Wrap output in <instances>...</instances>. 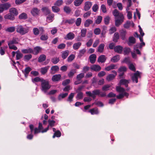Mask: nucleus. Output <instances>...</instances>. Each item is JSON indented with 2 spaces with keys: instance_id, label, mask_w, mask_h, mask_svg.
<instances>
[{
  "instance_id": "nucleus-14",
  "label": "nucleus",
  "mask_w": 155,
  "mask_h": 155,
  "mask_svg": "<svg viewBox=\"0 0 155 155\" xmlns=\"http://www.w3.org/2000/svg\"><path fill=\"white\" fill-rule=\"evenodd\" d=\"M75 37L74 34L72 32H69L68 33L64 39L66 40H72Z\"/></svg>"
},
{
  "instance_id": "nucleus-53",
  "label": "nucleus",
  "mask_w": 155,
  "mask_h": 155,
  "mask_svg": "<svg viewBox=\"0 0 155 155\" xmlns=\"http://www.w3.org/2000/svg\"><path fill=\"white\" fill-rule=\"evenodd\" d=\"M64 11L67 14H69L71 12V8L68 6H65L64 8Z\"/></svg>"
},
{
  "instance_id": "nucleus-22",
  "label": "nucleus",
  "mask_w": 155,
  "mask_h": 155,
  "mask_svg": "<svg viewBox=\"0 0 155 155\" xmlns=\"http://www.w3.org/2000/svg\"><path fill=\"white\" fill-rule=\"evenodd\" d=\"M14 15H12V14L10 13L5 15L4 17L5 19H9L12 20H13L15 19Z\"/></svg>"
},
{
  "instance_id": "nucleus-41",
  "label": "nucleus",
  "mask_w": 155,
  "mask_h": 155,
  "mask_svg": "<svg viewBox=\"0 0 155 155\" xmlns=\"http://www.w3.org/2000/svg\"><path fill=\"white\" fill-rule=\"evenodd\" d=\"M75 22V20L74 18H71V19H67L64 21L65 23H68L69 24H73Z\"/></svg>"
},
{
  "instance_id": "nucleus-47",
  "label": "nucleus",
  "mask_w": 155,
  "mask_h": 155,
  "mask_svg": "<svg viewBox=\"0 0 155 155\" xmlns=\"http://www.w3.org/2000/svg\"><path fill=\"white\" fill-rule=\"evenodd\" d=\"M15 28L14 26L10 27L7 28L6 31L9 32H13L15 30Z\"/></svg>"
},
{
  "instance_id": "nucleus-45",
  "label": "nucleus",
  "mask_w": 155,
  "mask_h": 155,
  "mask_svg": "<svg viewBox=\"0 0 155 155\" xmlns=\"http://www.w3.org/2000/svg\"><path fill=\"white\" fill-rule=\"evenodd\" d=\"M115 66L114 64H111L110 65L107 66L105 68V70L107 71H109L112 69H116Z\"/></svg>"
},
{
  "instance_id": "nucleus-4",
  "label": "nucleus",
  "mask_w": 155,
  "mask_h": 155,
  "mask_svg": "<svg viewBox=\"0 0 155 155\" xmlns=\"http://www.w3.org/2000/svg\"><path fill=\"white\" fill-rule=\"evenodd\" d=\"M29 28H24L22 25H18L16 28V31L21 35H24L29 31Z\"/></svg>"
},
{
  "instance_id": "nucleus-43",
  "label": "nucleus",
  "mask_w": 155,
  "mask_h": 155,
  "mask_svg": "<svg viewBox=\"0 0 155 155\" xmlns=\"http://www.w3.org/2000/svg\"><path fill=\"white\" fill-rule=\"evenodd\" d=\"M44 79H43L42 78H40L38 77H36L34 79H32V81L33 83H35V82H41V83L42 82V80H43Z\"/></svg>"
},
{
  "instance_id": "nucleus-58",
  "label": "nucleus",
  "mask_w": 155,
  "mask_h": 155,
  "mask_svg": "<svg viewBox=\"0 0 155 155\" xmlns=\"http://www.w3.org/2000/svg\"><path fill=\"white\" fill-rule=\"evenodd\" d=\"M33 31L34 35H38L39 33V29L36 28H33Z\"/></svg>"
},
{
  "instance_id": "nucleus-57",
  "label": "nucleus",
  "mask_w": 155,
  "mask_h": 155,
  "mask_svg": "<svg viewBox=\"0 0 155 155\" xmlns=\"http://www.w3.org/2000/svg\"><path fill=\"white\" fill-rule=\"evenodd\" d=\"M52 62L54 64H57L59 61V59L58 57L54 58L51 59Z\"/></svg>"
},
{
  "instance_id": "nucleus-10",
  "label": "nucleus",
  "mask_w": 155,
  "mask_h": 155,
  "mask_svg": "<svg viewBox=\"0 0 155 155\" xmlns=\"http://www.w3.org/2000/svg\"><path fill=\"white\" fill-rule=\"evenodd\" d=\"M143 37H139V39L141 42L140 43L137 44L135 46L137 47V48H141L143 47L145 45V43L143 41Z\"/></svg>"
},
{
  "instance_id": "nucleus-5",
  "label": "nucleus",
  "mask_w": 155,
  "mask_h": 155,
  "mask_svg": "<svg viewBox=\"0 0 155 155\" xmlns=\"http://www.w3.org/2000/svg\"><path fill=\"white\" fill-rule=\"evenodd\" d=\"M29 128L30 129L31 133H32L34 130V133L35 134H36L40 132H41L42 133L45 132L48 130V127L45 128L42 131L40 130L37 127H35V129H34V126L32 124H30L29 125Z\"/></svg>"
},
{
  "instance_id": "nucleus-61",
  "label": "nucleus",
  "mask_w": 155,
  "mask_h": 155,
  "mask_svg": "<svg viewBox=\"0 0 155 155\" xmlns=\"http://www.w3.org/2000/svg\"><path fill=\"white\" fill-rule=\"evenodd\" d=\"M63 3V1L62 0H58L56 1L54 3V5L55 6H60Z\"/></svg>"
},
{
  "instance_id": "nucleus-64",
  "label": "nucleus",
  "mask_w": 155,
  "mask_h": 155,
  "mask_svg": "<svg viewBox=\"0 0 155 155\" xmlns=\"http://www.w3.org/2000/svg\"><path fill=\"white\" fill-rule=\"evenodd\" d=\"M75 58L74 55L72 54L70 55L68 58L67 61L68 62H70L71 61Z\"/></svg>"
},
{
  "instance_id": "nucleus-25",
  "label": "nucleus",
  "mask_w": 155,
  "mask_h": 155,
  "mask_svg": "<svg viewBox=\"0 0 155 155\" xmlns=\"http://www.w3.org/2000/svg\"><path fill=\"white\" fill-rule=\"evenodd\" d=\"M126 34V31L125 30H122L120 31V36L122 40H124L125 39Z\"/></svg>"
},
{
  "instance_id": "nucleus-39",
  "label": "nucleus",
  "mask_w": 155,
  "mask_h": 155,
  "mask_svg": "<svg viewBox=\"0 0 155 155\" xmlns=\"http://www.w3.org/2000/svg\"><path fill=\"white\" fill-rule=\"evenodd\" d=\"M136 40L135 38L133 37H130L129 38V45H131V43L134 44L135 43Z\"/></svg>"
},
{
  "instance_id": "nucleus-28",
  "label": "nucleus",
  "mask_w": 155,
  "mask_h": 155,
  "mask_svg": "<svg viewBox=\"0 0 155 155\" xmlns=\"http://www.w3.org/2000/svg\"><path fill=\"white\" fill-rule=\"evenodd\" d=\"M104 44H101L98 47L97 51L100 53H102L104 51Z\"/></svg>"
},
{
  "instance_id": "nucleus-56",
  "label": "nucleus",
  "mask_w": 155,
  "mask_h": 155,
  "mask_svg": "<svg viewBox=\"0 0 155 155\" xmlns=\"http://www.w3.org/2000/svg\"><path fill=\"white\" fill-rule=\"evenodd\" d=\"M61 134L59 130H58L54 133V135L53 136V138H54L55 137H59L61 136Z\"/></svg>"
},
{
  "instance_id": "nucleus-46",
  "label": "nucleus",
  "mask_w": 155,
  "mask_h": 155,
  "mask_svg": "<svg viewBox=\"0 0 155 155\" xmlns=\"http://www.w3.org/2000/svg\"><path fill=\"white\" fill-rule=\"evenodd\" d=\"M16 59L18 60L21 58L23 56L22 54L19 51H18L16 52Z\"/></svg>"
},
{
  "instance_id": "nucleus-17",
  "label": "nucleus",
  "mask_w": 155,
  "mask_h": 155,
  "mask_svg": "<svg viewBox=\"0 0 155 155\" xmlns=\"http://www.w3.org/2000/svg\"><path fill=\"white\" fill-rule=\"evenodd\" d=\"M129 82V80H127L124 79H121L119 82L120 85H124L126 87H128V84Z\"/></svg>"
},
{
  "instance_id": "nucleus-19",
  "label": "nucleus",
  "mask_w": 155,
  "mask_h": 155,
  "mask_svg": "<svg viewBox=\"0 0 155 155\" xmlns=\"http://www.w3.org/2000/svg\"><path fill=\"white\" fill-rule=\"evenodd\" d=\"M31 68H30L28 67L26 68L24 71H22L25 78H27V77L29 73L31 71Z\"/></svg>"
},
{
  "instance_id": "nucleus-52",
  "label": "nucleus",
  "mask_w": 155,
  "mask_h": 155,
  "mask_svg": "<svg viewBox=\"0 0 155 155\" xmlns=\"http://www.w3.org/2000/svg\"><path fill=\"white\" fill-rule=\"evenodd\" d=\"M102 19V17L101 16H99L97 17V18L95 20V23L96 24H98L101 23Z\"/></svg>"
},
{
  "instance_id": "nucleus-15",
  "label": "nucleus",
  "mask_w": 155,
  "mask_h": 155,
  "mask_svg": "<svg viewBox=\"0 0 155 155\" xmlns=\"http://www.w3.org/2000/svg\"><path fill=\"white\" fill-rule=\"evenodd\" d=\"M40 10L38 8H34L31 11V13L34 16L38 15L39 13Z\"/></svg>"
},
{
  "instance_id": "nucleus-35",
  "label": "nucleus",
  "mask_w": 155,
  "mask_h": 155,
  "mask_svg": "<svg viewBox=\"0 0 155 155\" xmlns=\"http://www.w3.org/2000/svg\"><path fill=\"white\" fill-rule=\"evenodd\" d=\"M46 56L45 55L43 54L40 55L38 58V61L41 62L44 61L46 59Z\"/></svg>"
},
{
  "instance_id": "nucleus-20",
  "label": "nucleus",
  "mask_w": 155,
  "mask_h": 155,
  "mask_svg": "<svg viewBox=\"0 0 155 155\" xmlns=\"http://www.w3.org/2000/svg\"><path fill=\"white\" fill-rule=\"evenodd\" d=\"M123 47L117 45L115 47L114 49L115 52L119 53H121L123 50Z\"/></svg>"
},
{
  "instance_id": "nucleus-12",
  "label": "nucleus",
  "mask_w": 155,
  "mask_h": 155,
  "mask_svg": "<svg viewBox=\"0 0 155 155\" xmlns=\"http://www.w3.org/2000/svg\"><path fill=\"white\" fill-rule=\"evenodd\" d=\"M92 5V3L90 2L87 1L85 2L84 7V10L85 11L88 10Z\"/></svg>"
},
{
  "instance_id": "nucleus-44",
  "label": "nucleus",
  "mask_w": 155,
  "mask_h": 155,
  "mask_svg": "<svg viewBox=\"0 0 155 155\" xmlns=\"http://www.w3.org/2000/svg\"><path fill=\"white\" fill-rule=\"evenodd\" d=\"M115 76L113 74H110L108 75L106 78L107 80L108 81H110L112 80L115 78Z\"/></svg>"
},
{
  "instance_id": "nucleus-3",
  "label": "nucleus",
  "mask_w": 155,
  "mask_h": 155,
  "mask_svg": "<svg viewBox=\"0 0 155 155\" xmlns=\"http://www.w3.org/2000/svg\"><path fill=\"white\" fill-rule=\"evenodd\" d=\"M19 39L18 38H13L12 40L8 42V45L10 49L16 50L17 49V47L14 45V44H18Z\"/></svg>"
},
{
  "instance_id": "nucleus-40",
  "label": "nucleus",
  "mask_w": 155,
  "mask_h": 155,
  "mask_svg": "<svg viewBox=\"0 0 155 155\" xmlns=\"http://www.w3.org/2000/svg\"><path fill=\"white\" fill-rule=\"evenodd\" d=\"M68 53L69 51L68 50L63 52L61 55L62 58L64 59L66 58L68 55Z\"/></svg>"
},
{
  "instance_id": "nucleus-7",
  "label": "nucleus",
  "mask_w": 155,
  "mask_h": 155,
  "mask_svg": "<svg viewBox=\"0 0 155 155\" xmlns=\"http://www.w3.org/2000/svg\"><path fill=\"white\" fill-rule=\"evenodd\" d=\"M93 94L94 96V99L96 97V95H97L99 96L102 97H105L106 96V94L104 92L100 91L99 90H96L93 91Z\"/></svg>"
},
{
  "instance_id": "nucleus-21",
  "label": "nucleus",
  "mask_w": 155,
  "mask_h": 155,
  "mask_svg": "<svg viewBox=\"0 0 155 155\" xmlns=\"http://www.w3.org/2000/svg\"><path fill=\"white\" fill-rule=\"evenodd\" d=\"M96 58V56L95 54H93L91 55L89 57L91 63L92 64L94 63L95 61Z\"/></svg>"
},
{
  "instance_id": "nucleus-59",
  "label": "nucleus",
  "mask_w": 155,
  "mask_h": 155,
  "mask_svg": "<svg viewBox=\"0 0 155 155\" xmlns=\"http://www.w3.org/2000/svg\"><path fill=\"white\" fill-rule=\"evenodd\" d=\"M76 72V71L75 69L72 70L69 73L68 75L69 77H72Z\"/></svg>"
},
{
  "instance_id": "nucleus-54",
  "label": "nucleus",
  "mask_w": 155,
  "mask_h": 155,
  "mask_svg": "<svg viewBox=\"0 0 155 155\" xmlns=\"http://www.w3.org/2000/svg\"><path fill=\"white\" fill-rule=\"evenodd\" d=\"M74 93H71L68 97L67 101H69L70 102L72 101V99L74 96Z\"/></svg>"
},
{
  "instance_id": "nucleus-63",
  "label": "nucleus",
  "mask_w": 155,
  "mask_h": 155,
  "mask_svg": "<svg viewBox=\"0 0 155 155\" xmlns=\"http://www.w3.org/2000/svg\"><path fill=\"white\" fill-rule=\"evenodd\" d=\"M52 10L53 12L55 13L58 12L60 11L59 8L55 6H52Z\"/></svg>"
},
{
  "instance_id": "nucleus-26",
  "label": "nucleus",
  "mask_w": 155,
  "mask_h": 155,
  "mask_svg": "<svg viewBox=\"0 0 155 155\" xmlns=\"http://www.w3.org/2000/svg\"><path fill=\"white\" fill-rule=\"evenodd\" d=\"M59 70V68L57 66H52L51 68V72L52 74H53L56 71H58Z\"/></svg>"
},
{
  "instance_id": "nucleus-34",
  "label": "nucleus",
  "mask_w": 155,
  "mask_h": 155,
  "mask_svg": "<svg viewBox=\"0 0 155 155\" xmlns=\"http://www.w3.org/2000/svg\"><path fill=\"white\" fill-rule=\"evenodd\" d=\"M68 94L67 93L60 94L58 97V100L59 101L61 100L62 99L66 97L68 95Z\"/></svg>"
},
{
  "instance_id": "nucleus-8",
  "label": "nucleus",
  "mask_w": 155,
  "mask_h": 155,
  "mask_svg": "<svg viewBox=\"0 0 155 155\" xmlns=\"http://www.w3.org/2000/svg\"><path fill=\"white\" fill-rule=\"evenodd\" d=\"M140 78V73L138 71H137L134 73L132 77V79L134 82L137 83L138 82V79Z\"/></svg>"
},
{
  "instance_id": "nucleus-50",
  "label": "nucleus",
  "mask_w": 155,
  "mask_h": 155,
  "mask_svg": "<svg viewBox=\"0 0 155 155\" xmlns=\"http://www.w3.org/2000/svg\"><path fill=\"white\" fill-rule=\"evenodd\" d=\"M49 125L47 127L48 129L49 127H52L54 126L55 121L54 120H49L48 121Z\"/></svg>"
},
{
  "instance_id": "nucleus-31",
  "label": "nucleus",
  "mask_w": 155,
  "mask_h": 155,
  "mask_svg": "<svg viewBox=\"0 0 155 155\" xmlns=\"http://www.w3.org/2000/svg\"><path fill=\"white\" fill-rule=\"evenodd\" d=\"M49 68V66H48L41 68V73L43 74H45L47 72Z\"/></svg>"
},
{
  "instance_id": "nucleus-2",
  "label": "nucleus",
  "mask_w": 155,
  "mask_h": 155,
  "mask_svg": "<svg viewBox=\"0 0 155 155\" xmlns=\"http://www.w3.org/2000/svg\"><path fill=\"white\" fill-rule=\"evenodd\" d=\"M41 91L45 93L47 92V91L51 87V86L49 84V82L48 80H43L42 81L41 83Z\"/></svg>"
},
{
  "instance_id": "nucleus-24",
  "label": "nucleus",
  "mask_w": 155,
  "mask_h": 155,
  "mask_svg": "<svg viewBox=\"0 0 155 155\" xmlns=\"http://www.w3.org/2000/svg\"><path fill=\"white\" fill-rule=\"evenodd\" d=\"M22 52L24 54L31 53L33 52V50L30 48L27 49H22Z\"/></svg>"
},
{
  "instance_id": "nucleus-23",
  "label": "nucleus",
  "mask_w": 155,
  "mask_h": 155,
  "mask_svg": "<svg viewBox=\"0 0 155 155\" xmlns=\"http://www.w3.org/2000/svg\"><path fill=\"white\" fill-rule=\"evenodd\" d=\"M113 14L115 18L120 17V15H123L121 13H119L117 9H114L113 12Z\"/></svg>"
},
{
  "instance_id": "nucleus-36",
  "label": "nucleus",
  "mask_w": 155,
  "mask_h": 155,
  "mask_svg": "<svg viewBox=\"0 0 155 155\" xmlns=\"http://www.w3.org/2000/svg\"><path fill=\"white\" fill-rule=\"evenodd\" d=\"M81 45V43L80 42L74 44L73 45V48L74 49L76 50L78 49Z\"/></svg>"
},
{
  "instance_id": "nucleus-32",
  "label": "nucleus",
  "mask_w": 155,
  "mask_h": 155,
  "mask_svg": "<svg viewBox=\"0 0 155 155\" xmlns=\"http://www.w3.org/2000/svg\"><path fill=\"white\" fill-rule=\"evenodd\" d=\"M119 38V35L118 32H116L114 33L113 38V41L114 42H116L117 41Z\"/></svg>"
},
{
  "instance_id": "nucleus-11",
  "label": "nucleus",
  "mask_w": 155,
  "mask_h": 155,
  "mask_svg": "<svg viewBox=\"0 0 155 155\" xmlns=\"http://www.w3.org/2000/svg\"><path fill=\"white\" fill-rule=\"evenodd\" d=\"M134 24L132 21H127L124 24V26L125 28H128L130 26L134 27Z\"/></svg>"
},
{
  "instance_id": "nucleus-55",
  "label": "nucleus",
  "mask_w": 155,
  "mask_h": 155,
  "mask_svg": "<svg viewBox=\"0 0 155 155\" xmlns=\"http://www.w3.org/2000/svg\"><path fill=\"white\" fill-rule=\"evenodd\" d=\"M84 74L83 73H81L80 74L77 75V79L80 80L81 81V79L84 78Z\"/></svg>"
},
{
  "instance_id": "nucleus-42",
  "label": "nucleus",
  "mask_w": 155,
  "mask_h": 155,
  "mask_svg": "<svg viewBox=\"0 0 155 155\" xmlns=\"http://www.w3.org/2000/svg\"><path fill=\"white\" fill-rule=\"evenodd\" d=\"M120 60V57L118 55H116L114 56L111 59L112 62H116Z\"/></svg>"
},
{
  "instance_id": "nucleus-38",
  "label": "nucleus",
  "mask_w": 155,
  "mask_h": 155,
  "mask_svg": "<svg viewBox=\"0 0 155 155\" xmlns=\"http://www.w3.org/2000/svg\"><path fill=\"white\" fill-rule=\"evenodd\" d=\"M86 51V50L84 49L80 50L78 54V57L80 58H81L85 53Z\"/></svg>"
},
{
  "instance_id": "nucleus-1",
  "label": "nucleus",
  "mask_w": 155,
  "mask_h": 155,
  "mask_svg": "<svg viewBox=\"0 0 155 155\" xmlns=\"http://www.w3.org/2000/svg\"><path fill=\"white\" fill-rule=\"evenodd\" d=\"M116 90L120 93L119 94L116 96L117 99H120L124 96L127 97L129 96V94L125 92V89L120 86L116 87Z\"/></svg>"
},
{
  "instance_id": "nucleus-30",
  "label": "nucleus",
  "mask_w": 155,
  "mask_h": 155,
  "mask_svg": "<svg viewBox=\"0 0 155 155\" xmlns=\"http://www.w3.org/2000/svg\"><path fill=\"white\" fill-rule=\"evenodd\" d=\"M9 12L10 13L14 15H17L18 14V12L17 10L14 8L10 9Z\"/></svg>"
},
{
  "instance_id": "nucleus-13",
  "label": "nucleus",
  "mask_w": 155,
  "mask_h": 155,
  "mask_svg": "<svg viewBox=\"0 0 155 155\" xmlns=\"http://www.w3.org/2000/svg\"><path fill=\"white\" fill-rule=\"evenodd\" d=\"M90 68L91 70L94 71H100L101 70V68L98 65L94 64L91 66Z\"/></svg>"
},
{
  "instance_id": "nucleus-6",
  "label": "nucleus",
  "mask_w": 155,
  "mask_h": 155,
  "mask_svg": "<svg viewBox=\"0 0 155 155\" xmlns=\"http://www.w3.org/2000/svg\"><path fill=\"white\" fill-rule=\"evenodd\" d=\"M124 17L123 15H120V17L115 18V25L117 27L119 26L124 21Z\"/></svg>"
},
{
  "instance_id": "nucleus-48",
  "label": "nucleus",
  "mask_w": 155,
  "mask_h": 155,
  "mask_svg": "<svg viewBox=\"0 0 155 155\" xmlns=\"http://www.w3.org/2000/svg\"><path fill=\"white\" fill-rule=\"evenodd\" d=\"M19 18L20 19H25L27 18V15L26 13H23L19 15Z\"/></svg>"
},
{
  "instance_id": "nucleus-62",
  "label": "nucleus",
  "mask_w": 155,
  "mask_h": 155,
  "mask_svg": "<svg viewBox=\"0 0 155 155\" xmlns=\"http://www.w3.org/2000/svg\"><path fill=\"white\" fill-rule=\"evenodd\" d=\"M87 32V30L86 29L83 28L81 30V36L82 37H85L86 34Z\"/></svg>"
},
{
  "instance_id": "nucleus-18",
  "label": "nucleus",
  "mask_w": 155,
  "mask_h": 155,
  "mask_svg": "<svg viewBox=\"0 0 155 155\" xmlns=\"http://www.w3.org/2000/svg\"><path fill=\"white\" fill-rule=\"evenodd\" d=\"M61 78V75L60 74H55L53 76L52 80L53 81H59Z\"/></svg>"
},
{
  "instance_id": "nucleus-9",
  "label": "nucleus",
  "mask_w": 155,
  "mask_h": 155,
  "mask_svg": "<svg viewBox=\"0 0 155 155\" xmlns=\"http://www.w3.org/2000/svg\"><path fill=\"white\" fill-rule=\"evenodd\" d=\"M10 4L6 3L0 5V13L2 12L4 10L8 9L10 7Z\"/></svg>"
},
{
  "instance_id": "nucleus-16",
  "label": "nucleus",
  "mask_w": 155,
  "mask_h": 155,
  "mask_svg": "<svg viewBox=\"0 0 155 155\" xmlns=\"http://www.w3.org/2000/svg\"><path fill=\"white\" fill-rule=\"evenodd\" d=\"M106 58V57L104 55H101L98 58L97 61L98 62L104 63L105 61Z\"/></svg>"
},
{
  "instance_id": "nucleus-37",
  "label": "nucleus",
  "mask_w": 155,
  "mask_h": 155,
  "mask_svg": "<svg viewBox=\"0 0 155 155\" xmlns=\"http://www.w3.org/2000/svg\"><path fill=\"white\" fill-rule=\"evenodd\" d=\"M93 21L91 19H88L87 20L84 24V25L85 27H88L90 25L92 24Z\"/></svg>"
},
{
  "instance_id": "nucleus-27",
  "label": "nucleus",
  "mask_w": 155,
  "mask_h": 155,
  "mask_svg": "<svg viewBox=\"0 0 155 155\" xmlns=\"http://www.w3.org/2000/svg\"><path fill=\"white\" fill-rule=\"evenodd\" d=\"M54 15L53 14H51L48 15L47 17L46 20L48 22H51L53 21L54 19Z\"/></svg>"
},
{
  "instance_id": "nucleus-29",
  "label": "nucleus",
  "mask_w": 155,
  "mask_h": 155,
  "mask_svg": "<svg viewBox=\"0 0 155 155\" xmlns=\"http://www.w3.org/2000/svg\"><path fill=\"white\" fill-rule=\"evenodd\" d=\"M42 10L44 13L46 15H47L50 13V10L47 7H44L42 8Z\"/></svg>"
},
{
  "instance_id": "nucleus-60",
  "label": "nucleus",
  "mask_w": 155,
  "mask_h": 155,
  "mask_svg": "<svg viewBox=\"0 0 155 155\" xmlns=\"http://www.w3.org/2000/svg\"><path fill=\"white\" fill-rule=\"evenodd\" d=\"M32 57V55L30 54H27L25 55L24 57V58L25 61H28L31 59Z\"/></svg>"
},
{
  "instance_id": "nucleus-51",
  "label": "nucleus",
  "mask_w": 155,
  "mask_h": 155,
  "mask_svg": "<svg viewBox=\"0 0 155 155\" xmlns=\"http://www.w3.org/2000/svg\"><path fill=\"white\" fill-rule=\"evenodd\" d=\"M41 49V48L37 46L35 47L34 48V52H33V54H37L40 51Z\"/></svg>"
},
{
  "instance_id": "nucleus-49",
  "label": "nucleus",
  "mask_w": 155,
  "mask_h": 155,
  "mask_svg": "<svg viewBox=\"0 0 155 155\" xmlns=\"http://www.w3.org/2000/svg\"><path fill=\"white\" fill-rule=\"evenodd\" d=\"M83 0H75L74 5L76 6H79L82 2Z\"/></svg>"
},
{
  "instance_id": "nucleus-33",
  "label": "nucleus",
  "mask_w": 155,
  "mask_h": 155,
  "mask_svg": "<svg viewBox=\"0 0 155 155\" xmlns=\"http://www.w3.org/2000/svg\"><path fill=\"white\" fill-rule=\"evenodd\" d=\"M89 112L91 113V114L93 115L97 114L99 113L98 109L96 108L91 109Z\"/></svg>"
}]
</instances>
